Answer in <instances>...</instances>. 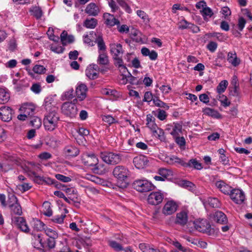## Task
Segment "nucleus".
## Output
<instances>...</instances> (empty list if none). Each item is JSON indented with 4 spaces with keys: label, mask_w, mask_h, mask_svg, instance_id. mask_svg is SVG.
I'll return each mask as SVG.
<instances>
[{
    "label": "nucleus",
    "mask_w": 252,
    "mask_h": 252,
    "mask_svg": "<svg viewBox=\"0 0 252 252\" xmlns=\"http://www.w3.org/2000/svg\"><path fill=\"white\" fill-rule=\"evenodd\" d=\"M57 110V108H53L51 111L47 112L45 115L43 125L46 130L52 131L58 126L60 116Z\"/></svg>",
    "instance_id": "f257e3e1"
},
{
    "label": "nucleus",
    "mask_w": 252,
    "mask_h": 252,
    "mask_svg": "<svg viewBox=\"0 0 252 252\" xmlns=\"http://www.w3.org/2000/svg\"><path fill=\"white\" fill-rule=\"evenodd\" d=\"M195 228L199 232L213 237L217 236L219 229L212 228L209 222L206 220H196L193 222Z\"/></svg>",
    "instance_id": "f03ea898"
},
{
    "label": "nucleus",
    "mask_w": 252,
    "mask_h": 252,
    "mask_svg": "<svg viewBox=\"0 0 252 252\" xmlns=\"http://www.w3.org/2000/svg\"><path fill=\"white\" fill-rule=\"evenodd\" d=\"M100 157L104 162L112 165L118 164L122 159L119 154L112 152H102Z\"/></svg>",
    "instance_id": "7ed1b4c3"
},
{
    "label": "nucleus",
    "mask_w": 252,
    "mask_h": 252,
    "mask_svg": "<svg viewBox=\"0 0 252 252\" xmlns=\"http://www.w3.org/2000/svg\"><path fill=\"white\" fill-rule=\"evenodd\" d=\"M113 174L119 181H125L130 176V171L125 166L118 165L114 168Z\"/></svg>",
    "instance_id": "20e7f679"
},
{
    "label": "nucleus",
    "mask_w": 252,
    "mask_h": 252,
    "mask_svg": "<svg viewBox=\"0 0 252 252\" xmlns=\"http://www.w3.org/2000/svg\"><path fill=\"white\" fill-rule=\"evenodd\" d=\"M133 188L139 192H147L152 190L154 186L147 180H137L132 185Z\"/></svg>",
    "instance_id": "39448f33"
},
{
    "label": "nucleus",
    "mask_w": 252,
    "mask_h": 252,
    "mask_svg": "<svg viewBox=\"0 0 252 252\" xmlns=\"http://www.w3.org/2000/svg\"><path fill=\"white\" fill-rule=\"evenodd\" d=\"M62 111L65 115L70 118H73L77 114L78 110L76 106L74 103L65 102L62 105Z\"/></svg>",
    "instance_id": "423d86ee"
},
{
    "label": "nucleus",
    "mask_w": 252,
    "mask_h": 252,
    "mask_svg": "<svg viewBox=\"0 0 252 252\" xmlns=\"http://www.w3.org/2000/svg\"><path fill=\"white\" fill-rule=\"evenodd\" d=\"M13 224L22 231L28 233L30 229L28 226L26 220L21 217H15L12 219Z\"/></svg>",
    "instance_id": "0eeeda50"
},
{
    "label": "nucleus",
    "mask_w": 252,
    "mask_h": 252,
    "mask_svg": "<svg viewBox=\"0 0 252 252\" xmlns=\"http://www.w3.org/2000/svg\"><path fill=\"white\" fill-rule=\"evenodd\" d=\"M229 196L232 200L237 204H242L245 200L244 192L239 189H233Z\"/></svg>",
    "instance_id": "6e6552de"
},
{
    "label": "nucleus",
    "mask_w": 252,
    "mask_h": 252,
    "mask_svg": "<svg viewBox=\"0 0 252 252\" xmlns=\"http://www.w3.org/2000/svg\"><path fill=\"white\" fill-rule=\"evenodd\" d=\"M82 162L86 166L96 165L98 159L94 153H86L83 154L81 158Z\"/></svg>",
    "instance_id": "1a4fd4ad"
},
{
    "label": "nucleus",
    "mask_w": 252,
    "mask_h": 252,
    "mask_svg": "<svg viewBox=\"0 0 252 252\" xmlns=\"http://www.w3.org/2000/svg\"><path fill=\"white\" fill-rule=\"evenodd\" d=\"M163 195L160 192H152L148 197V202L149 204L157 205L162 202Z\"/></svg>",
    "instance_id": "9d476101"
},
{
    "label": "nucleus",
    "mask_w": 252,
    "mask_h": 252,
    "mask_svg": "<svg viewBox=\"0 0 252 252\" xmlns=\"http://www.w3.org/2000/svg\"><path fill=\"white\" fill-rule=\"evenodd\" d=\"M13 111L9 107H1L0 108V119L4 122H9L12 119Z\"/></svg>",
    "instance_id": "9b49d317"
},
{
    "label": "nucleus",
    "mask_w": 252,
    "mask_h": 252,
    "mask_svg": "<svg viewBox=\"0 0 252 252\" xmlns=\"http://www.w3.org/2000/svg\"><path fill=\"white\" fill-rule=\"evenodd\" d=\"M110 53L113 58L122 57L124 54L122 45L120 43H112L110 44Z\"/></svg>",
    "instance_id": "f8f14e48"
},
{
    "label": "nucleus",
    "mask_w": 252,
    "mask_h": 252,
    "mask_svg": "<svg viewBox=\"0 0 252 252\" xmlns=\"http://www.w3.org/2000/svg\"><path fill=\"white\" fill-rule=\"evenodd\" d=\"M177 204L173 201H168L162 209V213L165 215H170L176 212L177 208Z\"/></svg>",
    "instance_id": "ddd939ff"
},
{
    "label": "nucleus",
    "mask_w": 252,
    "mask_h": 252,
    "mask_svg": "<svg viewBox=\"0 0 252 252\" xmlns=\"http://www.w3.org/2000/svg\"><path fill=\"white\" fill-rule=\"evenodd\" d=\"M148 158L144 156H138L133 158V162L138 169L144 168L148 164Z\"/></svg>",
    "instance_id": "4468645a"
},
{
    "label": "nucleus",
    "mask_w": 252,
    "mask_h": 252,
    "mask_svg": "<svg viewBox=\"0 0 252 252\" xmlns=\"http://www.w3.org/2000/svg\"><path fill=\"white\" fill-rule=\"evenodd\" d=\"M87 87L84 84L79 85L76 89V96L79 101L83 100L86 97Z\"/></svg>",
    "instance_id": "2eb2a0df"
},
{
    "label": "nucleus",
    "mask_w": 252,
    "mask_h": 252,
    "mask_svg": "<svg viewBox=\"0 0 252 252\" xmlns=\"http://www.w3.org/2000/svg\"><path fill=\"white\" fill-rule=\"evenodd\" d=\"M188 220L187 213L185 211H182L176 215V219L175 222L181 225H185Z\"/></svg>",
    "instance_id": "dca6fc26"
},
{
    "label": "nucleus",
    "mask_w": 252,
    "mask_h": 252,
    "mask_svg": "<svg viewBox=\"0 0 252 252\" xmlns=\"http://www.w3.org/2000/svg\"><path fill=\"white\" fill-rule=\"evenodd\" d=\"M103 17L105 21V23L109 26L112 27L120 24L119 21L116 19L113 15L106 13L104 14Z\"/></svg>",
    "instance_id": "f3484780"
},
{
    "label": "nucleus",
    "mask_w": 252,
    "mask_h": 252,
    "mask_svg": "<svg viewBox=\"0 0 252 252\" xmlns=\"http://www.w3.org/2000/svg\"><path fill=\"white\" fill-rule=\"evenodd\" d=\"M213 220L220 224H225L227 222L226 215L221 211H217L213 215Z\"/></svg>",
    "instance_id": "a211bd4d"
},
{
    "label": "nucleus",
    "mask_w": 252,
    "mask_h": 252,
    "mask_svg": "<svg viewBox=\"0 0 252 252\" xmlns=\"http://www.w3.org/2000/svg\"><path fill=\"white\" fill-rule=\"evenodd\" d=\"M216 187L220 189V190L225 194H229L231 193L232 191L231 187L228 185H226L224 182L222 181H218L216 183Z\"/></svg>",
    "instance_id": "6ab92c4d"
},
{
    "label": "nucleus",
    "mask_w": 252,
    "mask_h": 252,
    "mask_svg": "<svg viewBox=\"0 0 252 252\" xmlns=\"http://www.w3.org/2000/svg\"><path fill=\"white\" fill-rule=\"evenodd\" d=\"M61 40L63 45L71 43L74 41V36L72 35H68L65 31H63L61 34Z\"/></svg>",
    "instance_id": "aec40b11"
},
{
    "label": "nucleus",
    "mask_w": 252,
    "mask_h": 252,
    "mask_svg": "<svg viewBox=\"0 0 252 252\" xmlns=\"http://www.w3.org/2000/svg\"><path fill=\"white\" fill-rule=\"evenodd\" d=\"M227 61L233 66H238L240 63V60L237 58L236 53L228 52L227 54Z\"/></svg>",
    "instance_id": "412c9836"
},
{
    "label": "nucleus",
    "mask_w": 252,
    "mask_h": 252,
    "mask_svg": "<svg viewBox=\"0 0 252 252\" xmlns=\"http://www.w3.org/2000/svg\"><path fill=\"white\" fill-rule=\"evenodd\" d=\"M85 12L90 15L96 16L99 12L98 8L94 3H91L87 6Z\"/></svg>",
    "instance_id": "4be33fe9"
},
{
    "label": "nucleus",
    "mask_w": 252,
    "mask_h": 252,
    "mask_svg": "<svg viewBox=\"0 0 252 252\" xmlns=\"http://www.w3.org/2000/svg\"><path fill=\"white\" fill-rule=\"evenodd\" d=\"M32 235L33 236V240L34 241L33 245L34 247L37 249L40 247L44 248V244L42 242L40 235L39 234H36L33 233H32Z\"/></svg>",
    "instance_id": "5701e85b"
},
{
    "label": "nucleus",
    "mask_w": 252,
    "mask_h": 252,
    "mask_svg": "<svg viewBox=\"0 0 252 252\" xmlns=\"http://www.w3.org/2000/svg\"><path fill=\"white\" fill-rule=\"evenodd\" d=\"M97 63L101 65H106L109 63L108 57L105 52L99 53Z\"/></svg>",
    "instance_id": "b1692460"
},
{
    "label": "nucleus",
    "mask_w": 252,
    "mask_h": 252,
    "mask_svg": "<svg viewBox=\"0 0 252 252\" xmlns=\"http://www.w3.org/2000/svg\"><path fill=\"white\" fill-rule=\"evenodd\" d=\"M204 114L216 118H220V114L216 110L211 108L206 107L203 110Z\"/></svg>",
    "instance_id": "393cba45"
},
{
    "label": "nucleus",
    "mask_w": 252,
    "mask_h": 252,
    "mask_svg": "<svg viewBox=\"0 0 252 252\" xmlns=\"http://www.w3.org/2000/svg\"><path fill=\"white\" fill-rule=\"evenodd\" d=\"M65 153L67 156L75 157L79 154V150L74 146H68L65 148Z\"/></svg>",
    "instance_id": "a878e982"
},
{
    "label": "nucleus",
    "mask_w": 252,
    "mask_h": 252,
    "mask_svg": "<svg viewBox=\"0 0 252 252\" xmlns=\"http://www.w3.org/2000/svg\"><path fill=\"white\" fill-rule=\"evenodd\" d=\"M97 24V21L95 18H87L84 22L83 26L88 29H94Z\"/></svg>",
    "instance_id": "bb28decb"
},
{
    "label": "nucleus",
    "mask_w": 252,
    "mask_h": 252,
    "mask_svg": "<svg viewBox=\"0 0 252 252\" xmlns=\"http://www.w3.org/2000/svg\"><path fill=\"white\" fill-rule=\"evenodd\" d=\"M11 210V213L21 216L22 214L21 206L19 203L10 205L9 207Z\"/></svg>",
    "instance_id": "cd10ccee"
},
{
    "label": "nucleus",
    "mask_w": 252,
    "mask_h": 252,
    "mask_svg": "<svg viewBox=\"0 0 252 252\" xmlns=\"http://www.w3.org/2000/svg\"><path fill=\"white\" fill-rule=\"evenodd\" d=\"M139 248L143 252H160L158 249H155L145 243L140 244Z\"/></svg>",
    "instance_id": "c85d7f7f"
},
{
    "label": "nucleus",
    "mask_w": 252,
    "mask_h": 252,
    "mask_svg": "<svg viewBox=\"0 0 252 252\" xmlns=\"http://www.w3.org/2000/svg\"><path fill=\"white\" fill-rule=\"evenodd\" d=\"M9 98V94L5 90L0 89V104H4L7 102Z\"/></svg>",
    "instance_id": "c756f323"
},
{
    "label": "nucleus",
    "mask_w": 252,
    "mask_h": 252,
    "mask_svg": "<svg viewBox=\"0 0 252 252\" xmlns=\"http://www.w3.org/2000/svg\"><path fill=\"white\" fill-rule=\"evenodd\" d=\"M94 166V167L93 169L94 173L102 175L105 174L107 171L103 164H98L97 163L96 165Z\"/></svg>",
    "instance_id": "7c9ffc66"
},
{
    "label": "nucleus",
    "mask_w": 252,
    "mask_h": 252,
    "mask_svg": "<svg viewBox=\"0 0 252 252\" xmlns=\"http://www.w3.org/2000/svg\"><path fill=\"white\" fill-rule=\"evenodd\" d=\"M31 12L32 13V14L36 18L40 19L42 16V11L38 6H34L32 7L30 10Z\"/></svg>",
    "instance_id": "2f4dec72"
},
{
    "label": "nucleus",
    "mask_w": 252,
    "mask_h": 252,
    "mask_svg": "<svg viewBox=\"0 0 252 252\" xmlns=\"http://www.w3.org/2000/svg\"><path fill=\"white\" fill-rule=\"evenodd\" d=\"M53 100L51 97H47L44 100V105L47 112L51 111L53 108H57L52 103Z\"/></svg>",
    "instance_id": "473e14b6"
},
{
    "label": "nucleus",
    "mask_w": 252,
    "mask_h": 252,
    "mask_svg": "<svg viewBox=\"0 0 252 252\" xmlns=\"http://www.w3.org/2000/svg\"><path fill=\"white\" fill-rule=\"evenodd\" d=\"M86 75L90 79H95L98 76V73L92 67L88 68L86 70Z\"/></svg>",
    "instance_id": "72a5a7b5"
},
{
    "label": "nucleus",
    "mask_w": 252,
    "mask_h": 252,
    "mask_svg": "<svg viewBox=\"0 0 252 252\" xmlns=\"http://www.w3.org/2000/svg\"><path fill=\"white\" fill-rule=\"evenodd\" d=\"M153 133L155 136L158 138L160 141H164L165 139L164 132L160 128L158 127L153 132Z\"/></svg>",
    "instance_id": "f704fd0d"
},
{
    "label": "nucleus",
    "mask_w": 252,
    "mask_h": 252,
    "mask_svg": "<svg viewBox=\"0 0 252 252\" xmlns=\"http://www.w3.org/2000/svg\"><path fill=\"white\" fill-rule=\"evenodd\" d=\"M228 85V82L226 80L221 81L217 87V91L219 94L223 93Z\"/></svg>",
    "instance_id": "c9c22d12"
},
{
    "label": "nucleus",
    "mask_w": 252,
    "mask_h": 252,
    "mask_svg": "<svg viewBox=\"0 0 252 252\" xmlns=\"http://www.w3.org/2000/svg\"><path fill=\"white\" fill-rule=\"evenodd\" d=\"M140 32L139 31L137 30H132L130 33V37L133 40L137 42L141 41V37L139 36V34Z\"/></svg>",
    "instance_id": "e433bc0d"
},
{
    "label": "nucleus",
    "mask_w": 252,
    "mask_h": 252,
    "mask_svg": "<svg viewBox=\"0 0 252 252\" xmlns=\"http://www.w3.org/2000/svg\"><path fill=\"white\" fill-rule=\"evenodd\" d=\"M33 229L36 231H41L45 229L44 227L45 224L39 220H34Z\"/></svg>",
    "instance_id": "4c0bfd02"
},
{
    "label": "nucleus",
    "mask_w": 252,
    "mask_h": 252,
    "mask_svg": "<svg viewBox=\"0 0 252 252\" xmlns=\"http://www.w3.org/2000/svg\"><path fill=\"white\" fill-rule=\"evenodd\" d=\"M96 40L98 49L102 51V52H105L106 50V46L102 37L101 36H98Z\"/></svg>",
    "instance_id": "58836bf2"
},
{
    "label": "nucleus",
    "mask_w": 252,
    "mask_h": 252,
    "mask_svg": "<svg viewBox=\"0 0 252 252\" xmlns=\"http://www.w3.org/2000/svg\"><path fill=\"white\" fill-rule=\"evenodd\" d=\"M200 12L203 16L204 20L206 19L207 16L211 17L213 15V12L212 9L210 7L207 6L201 10Z\"/></svg>",
    "instance_id": "ea45409f"
},
{
    "label": "nucleus",
    "mask_w": 252,
    "mask_h": 252,
    "mask_svg": "<svg viewBox=\"0 0 252 252\" xmlns=\"http://www.w3.org/2000/svg\"><path fill=\"white\" fill-rule=\"evenodd\" d=\"M109 246L112 248L115 251L119 252L123 250V247L116 241H109Z\"/></svg>",
    "instance_id": "a19ab883"
},
{
    "label": "nucleus",
    "mask_w": 252,
    "mask_h": 252,
    "mask_svg": "<svg viewBox=\"0 0 252 252\" xmlns=\"http://www.w3.org/2000/svg\"><path fill=\"white\" fill-rule=\"evenodd\" d=\"M45 232L49 238L57 239L58 237L56 231L51 228H47L45 229Z\"/></svg>",
    "instance_id": "79ce46f5"
},
{
    "label": "nucleus",
    "mask_w": 252,
    "mask_h": 252,
    "mask_svg": "<svg viewBox=\"0 0 252 252\" xmlns=\"http://www.w3.org/2000/svg\"><path fill=\"white\" fill-rule=\"evenodd\" d=\"M187 164H189L187 167H190L192 165L195 169L198 170H200L202 168L201 164L194 159H190L188 163H187Z\"/></svg>",
    "instance_id": "37998d69"
},
{
    "label": "nucleus",
    "mask_w": 252,
    "mask_h": 252,
    "mask_svg": "<svg viewBox=\"0 0 252 252\" xmlns=\"http://www.w3.org/2000/svg\"><path fill=\"white\" fill-rule=\"evenodd\" d=\"M30 124L35 128H39L41 125V120L37 117H33L30 121Z\"/></svg>",
    "instance_id": "c03bdc74"
},
{
    "label": "nucleus",
    "mask_w": 252,
    "mask_h": 252,
    "mask_svg": "<svg viewBox=\"0 0 252 252\" xmlns=\"http://www.w3.org/2000/svg\"><path fill=\"white\" fill-rule=\"evenodd\" d=\"M29 174L30 176H32L34 177V181L37 184H40L43 183L44 179L43 177L37 176V174L33 172L30 171L29 172Z\"/></svg>",
    "instance_id": "a18cd8bd"
},
{
    "label": "nucleus",
    "mask_w": 252,
    "mask_h": 252,
    "mask_svg": "<svg viewBox=\"0 0 252 252\" xmlns=\"http://www.w3.org/2000/svg\"><path fill=\"white\" fill-rule=\"evenodd\" d=\"M208 203L210 206L213 208H218L220 206V202L217 198H209Z\"/></svg>",
    "instance_id": "49530a36"
},
{
    "label": "nucleus",
    "mask_w": 252,
    "mask_h": 252,
    "mask_svg": "<svg viewBox=\"0 0 252 252\" xmlns=\"http://www.w3.org/2000/svg\"><path fill=\"white\" fill-rule=\"evenodd\" d=\"M173 164H174L175 163L180 164L181 165H182L184 167H187L189 165L187 164L186 162H185L184 160H183L182 159L179 158L177 157L172 156V159Z\"/></svg>",
    "instance_id": "de8ad7c7"
},
{
    "label": "nucleus",
    "mask_w": 252,
    "mask_h": 252,
    "mask_svg": "<svg viewBox=\"0 0 252 252\" xmlns=\"http://www.w3.org/2000/svg\"><path fill=\"white\" fill-rule=\"evenodd\" d=\"M33 72L37 74L44 73L46 71V68L41 65H35L32 69Z\"/></svg>",
    "instance_id": "09e8293b"
},
{
    "label": "nucleus",
    "mask_w": 252,
    "mask_h": 252,
    "mask_svg": "<svg viewBox=\"0 0 252 252\" xmlns=\"http://www.w3.org/2000/svg\"><path fill=\"white\" fill-rule=\"evenodd\" d=\"M43 206L46 209V211L44 212V215L46 216L50 217L52 215V211L50 208V204L48 201H45L43 203Z\"/></svg>",
    "instance_id": "8fccbe9b"
},
{
    "label": "nucleus",
    "mask_w": 252,
    "mask_h": 252,
    "mask_svg": "<svg viewBox=\"0 0 252 252\" xmlns=\"http://www.w3.org/2000/svg\"><path fill=\"white\" fill-rule=\"evenodd\" d=\"M55 177L58 180L64 183H68L71 181V179L69 177L65 176L62 174H57Z\"/></svg>",
    "instance_id": "3c124183"
},
{
    "label": "nucleus",
    "mask_w": 252,
    "mask_h": 252,
    "mask_svg": "<svg viewBox=\"0 0 252 252\" xmlns=\"http://www.w3.org/2000/svg\"><path fill=\"white\" fill-rule=\"evenodd\" d=\"M18 199L16 196L13 193H9L8 195V203L9 207L10 205H13L16 203H18Z\"/></svg>",
    "instance_id": "603ef678"
},
{
    "label": "nucleus",
    "mask_w": 252,
    "mask_h": 252,
    "mask_svg": "<svg viewBox=\"0 0 252 252\" xmlns=\"http://www.w3.org/2000/svg\"><path fill=\"white\" fill-rule=\"evenodd\" d=\"M121 76L122 78L121 79V82L123 84H126L127 83L129 78L135 79V77L132 76L130 72H127V74H124V75Z\"/></svg>",
    "instance_id": "864d4df0"
},
{
    "label": "nucleus",
    "mask_w": 252,
    "mask_h": 252,
    "mask_svg": "<svg viewBox=\"0 0 252 252\" xmlns=\"http://www.w3.org/2000/svg\"><path fill=\"white\" fill-rule=\"evenodd\" d=\"M190 24V23H189L186 20L183 19L180 22L179 28L182 30L189 29Z\"/></svg>",
    "instance_id": "5fc2aeb1"
},
{
    "label": "nucleus",
    "mask_w": 252,
    "mask_h": 252,
    "mask_svg": "<svg viewBox=\"0 0 252 252\" xmlns=\"http://www.w3.org/2000/svg\"><path fill=\"white\" fill-rule=\"evenodd\" d=\"M31 90L35 94H39L41 91V85L39 83H34L32 86Z\"/></svg>",
    "instance_id": "6e6d98bb"
},
{
    "label": "nucleus",
    "mask_w": 252,
    "mask_h": 252,
    "mask_svg": "<svg viewBox=\"0 0 252 252\" xmlns=\"http://www.w3.org/2000/svg\"><path fill=\"white\" fill-rule=\"evenodd\" d=\"M102 120L104 122L108 123L109 125H111L116 122L115 121V119L110 115L103 116L102 117Z\"/></svg>",
    "instance_id": "4d7b16f0"
},
{
    "label": "nucleus",
    "mask_w": 252,
    "mask_h": 252,
    "mask_svg": "<svg viewBox=\"0 0 252 252\" xmlns=\"http://www.w3.org/2000/svg\"><path fill=\"white\" fill-rule=\"evenodd\" d=\"M182 127L180 125H176L171 132V134L174 137L179 135V132H181Z\"/></svg>",
    "instance_id": "13d9d810"
},
{
    "label": "nucleus",
    "mask_w": 252,
    "mask_h": 252,
    "mask_svg": "<svg viewBox=\"0 0 252 252\" xmlns=\"http://www.w3.org/2000/svg\"><path fill=\"white\" fill-rule=\"evenodd\" d=\"M155 97L156 96H153L151 92H146L144 94V97L143 101L149 102L152 100L153 101V99L155 98Z\"/></svg>",
    "instance_id": "bf43d9fd"
},
{
    "label": "nucleus",
    "mask_w": 252,
    "mask_h": 252,
    "mask_svg": "<svg viewBox=\"0 0 252 252\" xmlns=\"http://www.w3.org/2000/svg\"><path fill=\"white\" fill-rule=\"evenodd\" d=\"M118 3L124 8L128 13H130L131 9L128 4L126 2L125 0H117Z\"/></svg>",
    "instance_id": "052dcab7"
},
{
    "label": "nucleus",
    "mask_w": 252,
    "mask_h": 252,
    "mask_svg": "<svg viewBox=\"0 0 252 252\" xmlns=\"http://www.w3.org/2000/svg\"><path fill=\"white\" fill-rule=\"evenodd\" d=\"M118 31L121 33H127L129 32V28L126 25H117Z\"/></svg>",
    "instance_id": "680f3d73"
},
{
    "label": "nucleus",
    "mask_w": 252,
    "mask_h": 252,
    "mask_svg": "<svg viewBox=\"0 0 252 252\" xmlns=\"http://www.w3.org/2000/svg\"><path fill=\"white\" fill-rule=\"evenodd\" d=\"M218 46V44L216 42L211 41L207 45L208 49L212 52H214Z\"/></svg>",
    "instance_id": "e2e57ef3"
},
{
    "label": "nucleus",
    "mask_w": 252,
    "mask_h": 252,
    "mask_svg": "<svg viewBox=\"0 0 252 252\" xmlns=\"http://www.w3.org/2000/svg\"><path fill=\"white\" fill-rule=\"evenodd\" d=\"M219 100L221 102V104L224 107L228 106L230 104V102L228 101L227 98L224 95L220 96Z\"/></svg>",
    "instance_id": "0e129e2a"
},
{
    "label": "nucleus",
    "mask_w": 252,
    "mask_h": 252,
    "mask_svg": "<svg viewBox=\"0 0 252 252\" xmlns=\"http://www.w3.org/2000/svg\"><path fill=\"white\" fill-rule=\"evenodd\" d=\"M246 21L244 18L240 17L239 18L238 26L239 30L240 31H242L243 30V29H244L245 25L246 24Z\"/></svg>",
    "instance_id": "69168bd1"
},
{
    "label": "nucleus",
    "mask_w": 252,
    "mask_h": 252,
    "mask_svg": "<svg viewBox=\"0 0 252 252\" xmlns=\"http://www.w3.org/2000/svg\"><path fill=\"white\" fill-rule=\"evenodd\" d=\"M56 239L48 238L47 240V244L49 249H51L55 247L56 246Z\"/></svg>",
    "instance_id": "338daca9"
},
{
    "label": "nucleus",
    "mask_w": 252,
    "mask_h": 252,
    "mask_svg": "<svg viewBox=\"0 0 252 252\" xmlns=\"http://www.w3.org/2000/svg\"><path fill=\"white\" fill-rule=\"evenodd\" d=\"M176 142L180 146H185L186 141L184 137L177 136L175 137Z\"/></svg>",
    "instance_id": "774afa93"
}]
</instances>
